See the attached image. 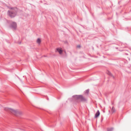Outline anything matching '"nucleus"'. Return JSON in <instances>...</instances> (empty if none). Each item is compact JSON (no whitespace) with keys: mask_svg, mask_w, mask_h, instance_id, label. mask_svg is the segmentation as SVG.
I'll use <instances>...</instances> for the list:
<instances>
[{"mask_svg":"<svg viewBox=\"0 0 131 131\" xmlns=\"http://www.w3.org/2000/svg\"><path fill=\"white\" fill-rule=\"evenodd\" d=\"M113 128H110L108 129V131H113Z\"/></svg>","mask_w":131,"mask_h":131,"instance_id":"nucleus-8","label":"nucleus"},{"mask_svg":"<svg viewBox=\"0 0 131 131\" xmlns=\"http://www.w3.org/2000/svg\"><path fill=\"white\" fill-rule=\"evenodd\" d=\"M5 110L6 111L10 112L13 114L17 116L21 115L23 114V112L21 111L15 110L11 108H5Z\"/></svg>","mask_w":131,"mask_h":131,"instance_id":"nucleus-1","label":"nucleus"},{"mask_svg":"<svg viewBox=\"0 0 131 131\" xmlns=\"http://www.w3.org/2000/svg\"><path fill=\"white\" fill-rule=\"evenodd\" d=\"M89 92V90H86V92L87 93H88Z\"/></svg>","mask_w":131,"mask_h":131,"instance_id":"nucleus-11","label":"nucleus"},{"mask_svg":"<svg viewBox=\"0 0 131 131\" xmlns=\"http://www.w3.org/2000/svg\"><path fill=\"white\" fill-rule=\"evenodd\" d=\"M41 42V40L40 38H38L37 40V43L40 44Z\"/></svg>","mask_w":131,"mask_h":131,"instance_id":"nucleus-7","label":"nucleus"},{"mask_svg":"<svg viewBox=\"0 0 131 131\" xmlns=\"http://www.w3.org/2000/svg\"><path fill=\"white\" fill-rule=\"evenodd\" d=\"M74 97L76 99L80 100L82 102H84L86 100V99L82 95H75Z\"/></svg>","mask_w":131,"mask_h":131,"instance_id":"nucleus-3","label":"nucleus"},{"mask_svg":"<svg viewBox=\"0 0 131 131\" xmlns=\"http://www.w3.org/2000/svg\"><path fill=\"white\" fill-rule=\"evenodd\" d=\"M12 26V27L14 29H15L17 27V24L15 22L13 23L11 25Z\"/></svg>","mask_w":131,"mask_h":131,"instance_id":"nucleus-5","label":"nucleus"},{"mask_svg":"<svg viewBox=\"0 0 131 131\" xmlns=\"http://www.w3.org/2000/svg\"><path fill=\"white\" fill-rule=\"evenodd\" d=\"M107 73L108 74V75H110L112 76V73L109 71H108Z\"/></svg>","mask_w":131,"mask_h":131,"instance_id":"nucleus-10","label":"nucleus"},{"mask_svg":"<svg viewBox=\"0 0 131 131\" xmlns=\"http://www.w3.org/2000/svg\"><path fill=\"white\" fill-rule=\"evenodd\" d=\"M112 111L113 113H114L115 111V110L114 107H113L112 109Z\"/></svg>","mask_w":131,"mask_h":131,"instance_id":"nucleus-9","label":"nucleus"},{"mask_svg":"<svg viewBox=\"0 0 131 131\" xmlns=\"http://www.w3.org/2000/svg\"><path fill=\"white\" fill-rule=\"evenodd\" d=\"M100 114V112L99 110H98L97 112L96 113L95 115V118H96L98 117Z\"/></svg>","mask_w":131,"mask_h":131,"instance_id":"nucleus-6","label":"nucleus"},{"mask_svg":"<svg viewBox=\"0 0 131 131\" xmlns=\"http://www.w3.org/2000/svg\"><path fill=\"white\" fill-rule=\"evenodd\" d=\"M15 10L12 9L10 11H8V14L10 17H13L16 15L17 12Z\"/></svg>","mask_w":131,"mask_h":131,"instance_id":"nucleus-2","label":"nucleus"},{"mask_svg":"<svg viewBox=\"0 0 131 131\" xmlns=\"http://www.w3.org/2000/svg\"><path fill=\"white\" fill-rule=\"evenodd\" d=\"M56 50L60 54H61L62 53L63 51L61 48H57L56 49Z\"/></svg>","mask_w":131,"mask_h":131,"instance_id":"nucleus-4","label":"nucleus"},{"mask_svg":"<svg viewBox=\"0 0 131 131\" xmlns=\"http://www.w3.org/2000/svg\"><path fill=\"white\" fill-rule=\"evenodd\" d=\"M80 46H77V47H78V48H80Z\"/></svg>","mask_w":131,"mask_h":131,"instance_id":"nucleus-12","label":"nucleus"}]
</instances>
